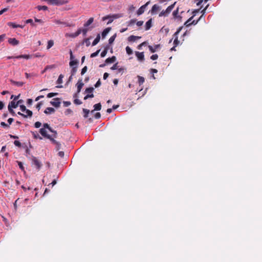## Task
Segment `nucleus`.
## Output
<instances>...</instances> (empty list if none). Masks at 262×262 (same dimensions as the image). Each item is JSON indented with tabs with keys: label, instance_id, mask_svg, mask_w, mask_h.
<instances>
[{
	"label": "nucleus",
	"instance_id": "33",
	"mask_svg": "<svg viewBox=\"0 0 262 262\" xmlns=\"http://www.w3.org/2000/svg\"><path fill=\"white\" fill-rule=\"evenodd\" d=\"M63 75L62 74H60L59 77H58V78L57 80V84H61L62 83V79L63 78Z\"/></svg>",
	"mask_w": 262,
	"mask_h": 262
},
{
	"label": "nucleus",
	"instance_id": "14",
	"mask_svg": "<svg viewBox=\"0 0 262 262\" xmlns=\"http://www.w3.org/2000/svg\"><path fill=\"white\" fill-rule=\"evenodd\" d=\"M76 85L77 87V93H79L81 91V90L84 85V83L82 81V79H79Z\"/></svg>",
	"mask_w": 262,
	"mask_h": 262
},
{
	"label": "nucleus",
	"instance_id": "21",
	"mask_svg": "<svg viewBox=\"0 0 262 262\" xmlns=\"http://www.w3.org/2000/svg\"><path fill=\"white\" fill-rule=\"evenodd\" d=\"M160 10V7L155 4L152 7V8H151V13L152 14H154L157 11L159 10Z\"/></svg>",
	"mask_w": 262,
	"mask_h": 262
},
{
	"label": "nucleus",
	"instance_id": "19",
	"mask_svg": "<svg viewBox=\"0 0 262 262\" xmlns=\"http://www.w3.org/2000/svg\"><path fill=\"white\" fill-rule=\"evenodd\" d=\"M141 37L134 36V35H130L128 37V41H131V42H134L137 39L140 38Z\"/></svg>",
	"mask_w": 262,
	"mask_h": 262
},
{
	"label": "nucleus",
	"instance_id": "46",
	"mask_svg": "<svg viewBox=\"0 0 262 262\" xmlns=\"http://www.w3.org/2000/svg\"><path fill=\"white\" fill-rule=\"evenodd\" d=\"M107 49H104V50L101 52V56L102 57H104V56L106 55V54H107Z\"/></svg>",
	"mask_w": 262,
	"mask_h": 262
},
{
	"label": "nucleus",
	"instance_id": "52",
	"mask_svg": "<svg viewBox=\"0 0 262 262\" xmlns=\"http://www.w3.org/2000/svg\"><path fill=\"white\" fill-rule=\"evenodd\" d=\"M100 50H97L96 52L91 54V57H96V56L98 55L99 52Z\"/></svg>",
	"mask_w": 262,
	"mask_h": 262
},
{
	"label": "nucleus",
	"instance_id": "3",
	"mask_svg": "<svg viewBox=\"0 0 262 262\" xmlns=\"http://www.w3.org/2000/svg\"><path fill=\"white\" fill-rule=\"evenodd\" d=\"M182 29V27H179L177 31L173 34V36L174 37V41H173V43H174L175 47H177V46H178L179 43H180V41L178 40V35L180 32V31H181Z\"/></svg>",
	"mask_w": 262,
	"mask_h": 262
},
{
	"label": "nucleus",
	"instance_id": "39",
	"mask_svg": "<svg viewBox=\"0 0 262 262\" xmlns=\"http://www.w3.org/2000/svg\"><path fill=\"white\" fill-rule=\"evenodd\" d=\"M14 144L16 146H17L18 147H20L21 146V143L19 141H17V140H15L14 142Z\"/></svg>",
	"mask_w": 262,
	"mask_h": 262
},
{
	"label": "nucleus",
	"instance_id": "7",
	"mask_svg": "<svg viewBox=\"0 0 262 262\" xmlns=\"http://www.w3.org/2000/svg\"><path fill=\"white\" fill-rule=\"evenodd\" d=\"M51 105L55 107H59L60 105V99L59 98H54L52 101L50 102Z\"/></svg>",
	"mask_w": 262,
	"mask_h": 262
},
{
	"label": "nucleus",
	"instance_id": "29",
	"mask_svg": "<svg viewBox=\"0 0 262 262\" xmlns=\"http://www.w3.org/2000/svg\"><path fill=\"white\" fill-rule=\"evenodd\" d=\"M25 113H26V114H25V118H27L28 117H31L32 116V112L29 110H27Z\"/></svg>",
	"mask_w": 262,
	"mask_h": 262
},
{
	"label": "nucleus",
	"instance_id": "20",
	"mask_svg": "<svg viewBox=\"0 0 262 262\" xmlns=\"http://www.w3.org/2000/svg\"><path fill=\"white\" fill-rule=\"evenodd\" d=\"M160 47V45H157L152 47L151 46H149L148 48L151 53H155L156 50Z\"/></svg>",
	"mask_w": 262,
	"mask_h": 262
},
{
	"label": "nucleus",
	"instance_id": "8",
	"mask_svg": "<svg viewBox=\"0 0 262 262\" xmlns=\"http://www.w3.org/2000/svg\"><path fill=\"white\" fill-rule=\"evenodd\" d=\"M54 23H55L57 25H63L64 26H67V27H71V26H74V25L69 24V23H68L67 22L63 21H61V20H59V19H55L54 20Z\"/></svg>",
	"mask_w": 262,
	"mask_h": 262
},
{
	"label": "nucleus",
	"instance_id": "38",
	"mask_svg": "<svg viewBox=\"0 0 262 262\" xmlns=\"http://www.w3.org/2000/svg\"><path fill=\"white\" fill-rule=\"evenodd\" d=\"M76 72H77V67H73L71 70V71L72 76H74L76 74Z\"/></svg>",
	"mask_w": 262,
	"mask_h": 262
},
{
	"label": "nucleus",
	"instance_id": "10",
	"mask_svg": "<svg viewBox=\"0 0 262 262\" xmlns=\"http://www.w3.org/2000/svg\"><path fill=\"white\" fill-rule=\"evenodd\" d=\"M40 134L45 138H50L51 135L47 134V132L45 128H40L39 129Z\"/></svg>",
	"mask_w": 262,
	"mask_h": 262
},
{
	"label": "nucleus",
	"instance_id": "11",
	"mask_svg": "<svg viewBox=\"0 0 262 262\" xmlns=\"http://www.w3.org/2000/svg\"><path fill=\"white\" fill-rule=\"evenodd\" d=\"M30 58H31V56L30 55H18V56H15V57L11 56V57H8V59H11V58H16V59L25 58V59H29Z\"/></svg>",
	"mask_w": 262,
	"mask_h": 262
},
{
	"label": "nucleus",
	"instance_id": "50",
	"mask_svg": "<svg viewBox=\"0 0 262 262\" xmlns=\"http://www.w3.org/2000/svg\"><path fill=\"white\" fill-rule=\"evenodd\" d=\"M20 109L23 112H25L27 110L24 105H20Z\"/></svg>",
	"mask_w": 262,
	"mask_h": 262
},
{
	"label": "nucleus",
	"instance_id": "48",
	"mask_svg": "<svg viewBox=\"0 0 262 262\" xmlns=\"http://www.w3.org/2000/svg\"><path fill=\"white\" fill-rule=\"evenodd\" d=\"M42 105V101H40L39 102H38L36 106V108L38 110V111H39V110L40 109V107H41V106Z\"/></svg>",
	"mask_w": 262,
	"mask_h": 262
},
{
	"label": "nucleus",
	"instance_id": "27",
	"mask_svg": "<svg viewBox=\"0 0 262 262\" xmlns=\"http://www.w3.org/2000/svg\"><path fill=\"white\" fill-rule=\"evenodd\" d=\"M94 21V18L90 17L88 20L84 24L85 27H87L90 26Z\"/></svg>",
	"mask_w": 262,
	"mask_h": 262
},
{
	"label": "nucleus",
	"instance_id": "13",
	"mask_svg": "<svg viewBox=\"0 0 262 262\" xmlns=\"http://www.w3.org/2000/svg\"><path fill=\"white\" fill-rule=\"evenodd\" d=\"M8 42L12 46L18 45L19 43V41L15 38H10L8 39Z\"/></svg>",
	"mask_w": 262,
	"mask_h": 262
},
{
	"label": "nucleus",
	"instance_id": "26",
	"mask_svg": "<svg viewBox=\"0 0 262 262\" xmlns=\"http://www.w3.org/2000/svg\"><path fill=\"white\" fill-rule=\"evenodd\" d=\"M151 22H152V20H151V19H150L146 23V24H145V30H148L151 28Z\"/></svg>",
	"mask_w": 262,
	"mask_h": 262
},
{
	"label": "nucleus",
	"instance_id": "25",
	"mask_svg": "<svg viewBox=\"0 0 262 262\" xmlns=\"http://www.w3.org/2000/svg\"><path fill=\"white\" fill-rule=\"evenodd\" d=\"M100 35L99 34H98L97 35V36H96V38L94 39V40L92 42V46H94L96 45L100 41Z\"/></svg>",
	"mask_w": 262,
	"mask_h": 262
},
{
	"label": "nucleus",
	"instance_id": "53",
	"mask_svg": "<svg viewBox=\"0 0 262 262\" xmlns=\"http://www.w3.org/2000/svg\"><path fill=\"white\" fill-rule=\"evenodd\" d=\"M158 55L157 54H154L150 56V59L154 60L157 59Z\"/></svg>",
	"mask_w": 262,
	"mask_h": 262
},
{
	"label": "nucleus",
	"instance_id": "63",
	"mask_svg": "<svg viewBox=\"0 0 262 262\" xmlns=\"http://www.w3.org/2000/svg\"><path fill=\"white\" fill-rule=\"evenodd\" d=\"M101 85V81L100 80H98L96 83L95 84V88H98Z\"/></svg>",
	"mask_w": 262,
	"mask_h": 262
},
{
	"label": "nucleus",
	"instance_id": "45",
	"mask_svg": "<svg viewBox=\"0 0 262 262\" xmlns=\"http://www.w3.org/2000/svg\"><path fill=\"white\" fill-rule=\"evenodd\" d=\"M94 97V95L92 93L91 94H87L84 97V99L86 100L89 98H93Z\"/></svg>",
	"mask_w": 262,
	"mask_h": 262
},
{
	"label": "nucleus",
	"instance_id": "36",
	"mask_svg": "<svg viewBox=\"0 0 262 262\" xmlns=\"http://www.w3.org/2000/svg\"><path fill=\"white\" fill-rule=\"evenodd\" d=\"M37 9L39 11L40 10H48V7L46 6H38Z\"/></svg>",
	"mask_w": 262,
	"mask_h": 262
},
{
	"label": "nucleus",
	"instance_id": "40",
	"mask_svg": "<svg viewBox=\"0 0 262 262\" xmlns=\"http://www.w3.org/2000/svg\"><path fill=\"white\" fill-rule=\"evenodd\" d=\"M78 63V61L77 60H71L70 62V66L71 67H73L74 65H76Z\"/></svg>",
	"mask_w": 262,
	"mask_h": 262
},
{
	"label": "nucleus",
	"instance_id": "61",
	"mask_svg": "<svg viewBox=\"0 0 262 262\" xmlns=\"http://www.w3.org/2000/svg\"><path fill=\"white\" fill-rule=\"evenodd\" d=\"M8 10V8H4L3 9L0 10V15H2V14H3L4 12L7 11Z\"/></svg>",
	"mask_w": 262,
	"mask_h": 262
},
{
	"label": "nucleus",
	"instance_id": "24",
	"mask_svg": "<svg viewBox=\"0 0 262 262\" xmlns=\"http://www.w3.org/2000/svg\"><path fill=\"white\" fill-rule=\"evenodd\" d=\"M116 60V57L115 56H112V57L107 58L105 60V62L106 63H113Z\"/></svg>",
	"mask_w": 262,
	"mask_h": 262
},
{
	"label": "nucleus",
	"instance_id": "51",
	"mask_svg": "<svg viewBox=\"0 0 262 262\" xmlns=\"http://www.w3.org/2000/svg\"><path fill=\"white\" fill-rule=\"evenodd\" d=\"M178 13H179V10H178V8L177 9V10H174L173 13H172V15L174 17H177V16H178Z\"/></svg>",
	"mask_w": 262,
	"mask_h": 262
},
{
	"label": "nucleus",
	"instance_id": "15",
	"mask_svg": "<svg viewBox=\"0 0 262 262\" xmlns=\"http://www.w3.org/2000/svg\"><path fill=\"white\" fill-rule=\"evenodd\" d=\"M193 18V16L191 17L188 20H187L185 23V25L187 27L190 26L191 24L196 25L198 22L199 21V20H196V21L195 20H193L192 22L190 23L191 20Z\"/></svg>",
	"mask_w": 262,
	"mask_h": 262
},
{
	"label": "nucleus",
	"instance_id": "62",
	"mask_svg": "<svg viewBox=\"0 0 262 262\" xmlns=\"http://www.w3.org/2000/svg\"><path fill=\"white\" fill-rule=\"evenodd\" d=\"M101 117V114L100 113H96L95 115V118L96 119H99Z\"/></svg>",
	"mask_w": 262,
	"mask_h": 262
},
{
	"label": "nucleus",
	"instance_id": "12",
	"mask_svg": "<svg viewBox=\"0 0 262 262\" xmlns=\"http://www.w3.org/2000/svg\"><path fill=\"white\" fill-rule=\"evenodd\" d=\"M135 55L139 60L143 61L144 60V55L143 52L136 51L135 52Z\"/></svg>",
	"mask_w": 262,
	"mask_h": 262
},
{
	"label": "nucleus",
	"instance_id": "60",
	"mask_svg": "<svg viewBox=\"0 0 262 262\" xmlns=\"http://www.w3.org/2000/svg\"><path fill=\"white\" fill-rule=\"evenodd\" d=\"M1 125L4 127H9V125H8L7 124H6L5 122H2L1 123Z\"/></svg>",
	"mask_w": 262,
	"mask_h": 262
},
{
	"label": "nucleus",
	"instance_id": "59",
	"mask_svg": "<svg viewBox=\"0 0 262 262\" xmlns=\"http://www.w3.org/2000/svg\"><path fill=\"white\" fill-rule=\"evenodd\" d=\"M71 104V102L70 101H63V105L65 107H68Z\"/></svg>",
	"mask_w": 262,
	"mask_h": 262
},
{
	"label": "nucleus",
	"instance_id": "47",
	"mask_svg": "<svg viewBox=\"0 0 262 262\" xmlns=\"http://www.w3.org/2000/svg\"><path fill=\"white\" fill-rule=\"evenodd\" d=\"M87 70H88L87 67L86 66L84 67L81 70V74L83 75L87 71Z\"/></svg>",
	"mask_w": 262,
	"mask_h": 262
},
{
	"label": "nucleus",
	"instance_id": "42",
	"mask_svg": "<svg viewBox=\"0 0 262 262\" xmlns=\"http://www.w3.org/2000/svg\"><path fill=\"white\" fill-rule=\"evenodd\" d=\"M55 137H53V134L52 135H51L50 138H48L50 139L53 143H56L57 144H59L54 139Z\"/></svg>",
	"mask_w": 262,
	"mask_h": 262
},
{
	"label": "nucleus",
	"instance_id": "32",
	"mask_svg": "<svg viewBox=\"0 0 262 262\" xmlns=\"http://www.w3.org/2000/svg\"><path fill=\"white\" fill-rule=\"evenodd\" d=\"M54 45V41L53 40H50L48 42V45L47 47V49H50Z\"/></svg>",
	"mask_w": 262,
	"mask_h": 262
},
{
	"label": "nucleus",
	"instance_id": "4",
	"mask_svg": "<svg viewBox=\"0 0 262 262\" xmlns=\"http://www.w3.org/2000/svg\"><path fill=\"white\" fill-rule=\"evenodd\" d=\"M46 1L48 4L53 5H56V6H59L61 5L64 4V2L61 0H45Z\"/></svg>",
	"mask_w": 262,
	"mask_h": 262
},
{
	"label": "nucleus",
	"instance_id": "31",
	"mask_svg": "<svg viewBox=\"0 0 262 262\" xmlns=\"http://www.w3.org/2000/svg\"><path fill=\"white\" fill-rule=\"evenodd\" d=\"M94 110L100 111L101 109V105L100 103L96 104L94 105Z\"/></svg>",
	"mask_w": 262,
	"mask_h": 262
},
{
	"label": "nucleus",
	"instance_id": "22",
	"mask_svg": "<svg viewBox=\"0 0 262 262\" xmlns=\"http://www.w3.org/2000/svg\"><path fill=\"white\" fill-rule=\"evenodd\" d=\"M17 106H18V105L16 103V102H15L14 101H12L9 103L8 107H10V108H15Z\"/></svg>",
	"mask_w": 262,
	"mask_h": 262
},
{
	"label": "nucleus",
	"instance_id": "9",
	"mask_svg": "<svg viewBox=\"0 0 262 262\" xmlns=\"http://www.w3.org/2000/svg\"><path fill=\"white\" fill-rule=\"evenodd\" d=\"M149 3V2H147L145 5L142 6L137 11V14L138 15H141L143 14L145 11V9L146 7V6L148 5Z\"/></svg>",
	"mask_w": 262,
	"mask_h": 262
},
{
	"label": "nucleus",
	"instance_id": "35",
	"mask_svg": "<svg viewBox=\"0 0 262 262\" xmlns=\"http://www.w3.org/2000/svg\"><path fill=\"white\" fill-rule=\"evenodd\" d=\"M94 90V89L93 87L86 88L85 90V93L90 94V93H92L93 92Z\"/></svg>",
	"mask_w": 262,
	"mask_h": 262
},
{
	"label": "nucleus",
	"instance_id": "18",
	"mask_svg": "<svg viewBox=\"0 0 262 262\" xmlns=\"http://www.w3.org/2000/svg\"><path fill=\"white\" fill-rule=\"evenodd\" d=\"M11 83L13 85H16L18 87H21L22 86L24 83L23 82L21 81H15L11 79L10 80Z\"/></svg>",
	"mask_w": 262,
	"mask_h": 262
},
{
	"label": "nucleus",
	"instance_id": "58",
	"mask_svg": "<svg viewBox=\"0 0 262 262\" xmlns=\"http://www.w3.org/2000/svg\"><path fill=\"white\" fill-rule=\"evenodd\" d=\"M8 111H9V112L13 115V116H14L15 115V113L14 112V111L13 110L12 108H10V107H8Z\"/></svg>",
	"mask_w": 262,
	"mask_h": 262
},
{
	"label": "nucleus",
	"instance_id": "56",
	"mask_svg": "<svg viewBox=\"0 0 262 262\" xmlns=\"http://www.w3.org/2000/svg\"><path fill=\"white\" fill-rule=\"evenodd\" d=\"M88 29H86V28L81 29V32L82 33L83 36H85L86 35V33L88 32Z\"/></svg>",
	"mask_w": 262,
	"mask_h": 262
},
{
	"label": "nucleus",
	"instance_id": "1",
	"mask_svg": "<svg viewBox=\"0 0 262 262\" xmlns=\"http://www.w3.org/2000/svg\"><path fill=\"white\" fill-rule=\"evenodd\" d=\"M176 2H174L173 4L171 5L170 6H168L167 9L165 10H162L159 14V17H166L168 16V15L170 14L172 10L174 8V5L176 4Z\"/></svg>",
	"mask_w": 262,
	"mask_h": 262
},
{
	"label": "nucleus",
	"instance_id": "34",
	"mask_svg": "<svg viewBox=\"0 0 262 262\" xmlns=\"http://www.w3.org/2000/svg\"><path fill=\"white\" fill-rule=\"evenodd\" d=\"M116 34H115L114 35H113L112 36H111L109 40H108V42H109V43L110 44H112L115 40L116 37Z\"/></svg>",
	"mask_w": 262,
	"mask_h": 262
},
{
	"label": "nucleus",
	"instance_id": "5",
	"mask_svg": "<svg viewBox=\"0 0 262 262\" xmlns=\"http://www.w3.org/2000/svg\"><path fill=\"white\" fill-rule=\"evenodd\" d=\"M118 17H119V14H115L112 16L107 15V16H104L102 18V19H103V20H105L107 19H109V20L107 22V24H109L113 22V18H117Z\"/></svg>",
	"mask_w": 262,
	"mask_h": 262
},
{
	"label": "nucleus",
	"instance_id": "43",
	"mask_svg": "<svg viewBox=\"0 0 262 262\" xmlns=\"http://www.w3.org/2000/svg\"><path fill=\"white\" fill-rule=\"evenodd\" d=\"M57 94H58L57 93H50L47 95V97L48 98H51L57 95Z\"/></svg>",
	"mask_w": 262,
	"mask_h": 262
},
{
	"label": "nucleus",
	"instance_id": "16",
	"mask_svg": "<svg viewBox=\"0 0 262 262\" xmlns=\"http://www.w3.org/2000/svg\"><path fill=\"white\" fill-rule=\"evenodd\" d=\"M55 112V110L54 108L48 107L46 108V109L45 110L44 113L46 114L49 115L54 113Z\"/></svg>",
	"mask_w": 262,
	"mask_h": 262
},
{
	"label": "nucleus",
	"instance_id": "28",
	"mask_svg": "<svg viewBox=\"0 0 262 262\" xmlns=\"http://www.w3.org/2000/svg\"><path fill=\"white\" fill-rule=\"evenodd\" d=\"M138 79V83L140 85H142L145 81V79L143 77L138 75L137 76Z\"/></svg>",
	"mask_w": 262,
	"mask_h": 262
},
{
	"label": "nucleus",
	"instance_id": "44",
	"mask_svg": "<svg viewBox=\"0 0 262 262\" xmlns=\"http://www.w3.org/2000/svg\"><path fill=\"white\" fill-rule=\"evenodd\" d=\"M17 163H18V165L19 166V167L22 170H25V168H24V167L23 166V163L20 162V161H17Z\"/></svg>",
	"mask_w": 262,
	"mask_h": 262
},
{
	"label": "nucleus",
	"instance_id": "54",
	"mask_svg": "<svg viewBox=\"0 0 262 262\" xmlns=\"http://www.w3.org/2000/svg\"><path fill=\"white\" fill-rule=\"evenodd\" d=\"M74 102L75 104H77V105L82 104V102L78 99H75L74 101Z\"/></svg>",
	"mask_w": 262,
	"mask_h": 262
},
{
	"label": "nucleus",
	"instance_id": "57",
	"mask_svg": "<svg viewBox=\"0 0 262 262\" xmlns=\"http://www.w3.org/2000/svg\"><path fill=\"white\" fill-rule=\"evenodd\" d=\"M26 24H31L32 26H34V24L33 22V20L32 19H28L26 21Z\"/></svg>",
	"mask_w": 262,
	"mask_h": 262
},
{
	"label": "nucleus",
	"instance_id": "37",
	"mask_svg": "<svg viewBox=\"0 0 262 262\" xmlns=\"http://www.w3.org/2000/svg\"><path fill=\"white\" fill-rule=\"evenodd\" d=\"M125 50L127 54L131 55L133 54V51L129 47L127 46L125 48Z\"/></svg>",
	"mask_w": 262,
	"mask_h": 262
},
{
	"label": "nucleus",
	"instance_id": "64",
	"mask_svg": "<svg viewBox=\"0 0 262 262\" xmlns=\"http://www.w3.org/2000/svg\"><path fill=\"white\" fill-rule=\"evenodd\" d=\"M135 9V7L133 5H131L129 7L128 10L130 11H133Z\"/></svg>",
	"mask_w": 262,
	"mask_h": 262
},
{
	"label": "nucleus",
	"instance_id": "49",
	"mask_svg": "<svg viewBox=\"0 0 262 262\" xmlns=\"http://www.w3.org/2000/svg\"><path fill=\"white\" fill-rule=\"evenodd\" d=\"M41 123L40 122H36L34 124V126L35 128H39L41 126Z\"/></svg>",
	"mask_w": 262,
	"mask_h": 262
},
{
	"label": "nucleus",
	"instance_id": "41",
	"mask_svg": "<svg viewBox=\"0 0 262 262\" xmlns=\"http://www.w3.org/2000/svg\"><path fill=\"white\" fill-rule=\"evenodd\" d=\"M55 137H53V134L52 135H51L50 138H48L50 139L53 143H56L57 144H59L54 139Z\"/></svg>",
	"mask_w": 262,
	"mask_h": 262
},
{
	"label": "nucleus",
	"instance_id": "23",
	"mask_svg": "<svg viewBox=\"0 0 262 262\" xmlns=\"http://www.w3.org/2000/svg\"><path fill=\"white\" fill-rule=\"evenodd\" d=\"M111 29V28H110V27L105 29L102 33V37L103 38H104L106 36V35L108 33V32L110 31Z\"/></svg>",
	"mask_w": 262,
	"mask_h": 262
},
{
	"label": "nucleus",
	"instance_id": "30",
	"mask_svg": "<svg viewBox=\"0 0 262 262\" xmlns=\"http://www.w3.org/2000/svg\"><path fill=\"white\" fill-rule=\"evenodd\" d=\"M82 111H83V112L84 113L83 117L85 118H88L89 114L90 113V111L86 108H83Z\"/></svg>",
	"mask_w": 262,
	"mask_h": 262
},
{
	"label": "nucleus",
	"instance_id": "6",
	"mask_svg": "<svg viewBox=\"0 0 262 262\" xmlns=\"http://www.w3.org/2000/svg\"><path fill=\"white\" fill-rule=\"evenodd\" d=\"M43 126V127L42 128L48 129L49 131L53 133V137L56 138L57 134V132L53 129L48 123H44Z\"/></svg>",
	"mask_w": 262,
	"mask_h": 262
},
{
	"label": "nucleus",
	"instance_id": "55",
	"mask_svg": "<svg viewBox=\"0 0 262 262\" xmlns=\"http://www.w3.org/2000/svg\"><path fill=\"white\" fill-rule=\"evenodd\" d=\"M136 22V19H131L128 23V26H132L133 24H134Z\"/></svg>",
	"mask_w": 262,
	"mask_h": 262
},
{
	"label": "nucleus",
	"instance_id": "17",
	"mask_svg": "<svg viewBox=\"0 0 262 262\" xmlns=\"http://www.w3.org/2000/svg\"><path fill=\"white\" fill-rule=\"evenodd\" d=\"M8 26L12 27L13 28H23L24 27L23 26L20 25H16L15 23L13 22H9L7 24Z\"/></svg>",
	"mask_w": 262,
	"mask_h": 262
},
{
	"label": "nucleus",
	"instance_id": "2",
	"mask_svg": "<svg viewBox=\"0 0 262 262\" xmlns=\"http://www.w3.org/2000/svg\"><path fill=\"white\" fill-rule=\"evenodd\" d=\"M32 164L36 166L37 170H39L42 166L41 162L35 157H33L32 159Z\"/></svg>",
	"mask_w": 262,
	"mask_h": 262
}]
</instances>
